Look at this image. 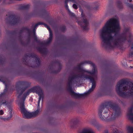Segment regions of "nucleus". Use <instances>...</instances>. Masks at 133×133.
Returning a JSON list of instances; mask_svg holds the SVG:
<instances>
[{
	"mask_svg": "<svg viewBox=\"0 0 133 133\" xmlns=\"http://www.w3.org/2000/svg\"><path fill=\"white\" fill-rule=\"evenodd\" d=\"M25 30H26L28 31V33L29 35L31 34L30 30L29 28L27 27H23L20 30L19 32V37H20L21 36L22 33Z\"/></svg>",
	"mask_w": 133,
	"mask_h": 133,
	"instance_id": "17",
	"label": "nucleus"
},
{
	"mask_svg": "<svg viewBox=\"0 0 133 133\" xmlns=\"http://www.w3.org/2000/svg\"><path fill=\"white\" fill-rule=\"evenodd\" d=\"M133 110V106H132L128 109V116L129 119L133 122V113L132 112Z\"/></svg>",
	"mask_w": 133,
	"mask_h": 133,
	"instance_id": "16",
	"label": "nucleus"
},
{
	"mask_svg": "<svg viewBox=\"0 0 133 133\" xmlns=\"http://www.w3.org/2000/svg\"><path fill=\"white\" fill-rule=\"evenodd\" d=\"M121 109L115 103L110 101L103 103L100 106L98 114L100 118L106 121H111L121 114Z\"/></svg>",
	"mask_w": 133,
	"mask_h": 133,
	"instance_id": "2",
	"label": "nucleus"
},
{
	"mask_svg": "<svg viewBox=\"0 0 133 133\" xmlns=\"http://www.w3.org/2000/svg\"><path fill=\"white\" fill-rule=\"evenodd\" d=\"M133 38L132 35L130 34L129 36V39L128 41V43H129V46L131 45V47L130 51V52L129 53V56L132 57H133Z\"/></svg>",
	"mask_w": 133,
	"mask_h": 133,
	"instance_id": "13",
	"label": "nucleus"
},
{
	"mask_svg": "<svg viewBox=\"0 0 133 133\" xmlns=\"http://www.w3.org/2000/svg\"><path fill=\"white\" fill-rule=\"evenodd\" d=\"M2 57L0 56V63H3L4 59L3 58H2Z\"/></svg>",
	"mask_w": 133,
	"mask_h": 133,
	"instance_id": "38",
	"label": "nucleus"
},
{
	"mask_svg": "<svg viewBox=\"0 0 133 133\" xmlns=\"http://www.w3.org/2000/svg\"><path fill=\"white\" fill-rule=\"evenodd\" d=\"M8 33L9 34L11 35H15L16 33V31L15 30L10 31H8Z\"/></svg>",
	"mask_w": 133,
	"mask_h": 133,
	"instance_id": "34",
	"label": "nucleus"
},
{
	"mask_svg": "<svg viewBox=\"0 0 133 133\" xmlns=\"http://www.w3.org/2000/svg\"><path fill=\"white\" fill-rule=\"evenodd\" d=\"M38 14V11L37 10H35L33 12L29 14L28 15V17L30 18L31 17L36 16L37 14Z\"/></svg>",
	"mask_w": 133,
	"mask_h": 133,
	"instance_id": "23",
	"label": "nucleus"
},
{
	"mask_svg": "<svg viewBox=\"0 0 133 133\" xmlns=\"http://www.w3.org/2000/svg\"><path fill=\"white\" fill-rule=\"evenodd\" d=\"M30 6L29 4L21 5L19 7V9L22 10H28L29 9Z\"/></svg>",
	"mask_w": 133,
	"mask_h": 133,
	"instance_id": "21",
	"label": "nucleus"
},
{
	"mask_svg": "<svg viewBox=\"0 0 133 133\" xmlns=\"http://www.w3.org/2000/svg\"><path fill=\"white\" fill-rule=\"evenodd\" d=\"M39 108H38L37 109L35 112L32 113V117H36L39 113Z\"/></svg>",
	"mask_w": 133,
	"mask_h": 133,
	"instance_id": "28",
	"label": "nucleus"
},
{
	"mask_svg": "<svg viewBox=\"0 0 133 133\" xmlns=\"http://www.w3.org/2000/svg\"><path fill=\"white\" fill-rule=\"evenodd\" d=\"M3 111L2 110H0V115H3Z\"/></svg>",
	"mask_w": 133,
	"mask_h": 133,
	"instance_id": "43",
	"label": "nucleus"
},
{
	"mask_svg": "<svg viewBox=\"0 0 133 133\" xmlns=\"http://www.w3.org/2000/svg\"><path fill=\"white\" fill-rule=\"evenodd\" d=\"M117 5L118 8L120 9H122L123 8V6L122 2L119 1H117L116 3Z\"/></svg>",
	"mask_w": 133,
	"mask_h": 133,
	"instance_id": "27",
	"label": "nucleus"
},
{
	"mask_svg": "<svg viewBox=\"0 0 133 133\" xmlns=\"http://www.w3.org/2000/svg\"><path fill=\"white\" fill-rule=\"evenodd\" d=\"M8 18H6V20H8Z\"/></svg>",
	"mask_w": 133,
	"mask_h": 133,
	"instance_id": "51",
	"label": "nucleus"
},
{
	"mask_svg": "<svg viewBox=\"0 0 133 133\" xmlns=\"http://www.w3.org/2000/svg\"><path fill=\"white\" fill-rule=\"evenodd\" d=\"M20 107L21 112L24 114L23 117L24 118H30L32 117V113L29 112L27 111L25 108L24 104L23 103L22 104H20Z\"/></svg>",
	"mask_w": 133,
	"mask_h": 133,
	"instance_id": "8",
	"label": "nucleus"
},
{
	"mask_svg": "<svg viewBox=\"0 0 133 133\" xmlns=\"http://www.w3.org/2000/svg\"><path fill=\"white\" fill-rule=\"evenodd\" d=\"M66 30V27L65 26H63L61 27V30L62 32H64Z\"/></svg>",
	"mask_w": 133,
	"mask_h": 133,
	"instance_id": "35",
	"label": "nucleus"
},
{
	"mask_svg": "<svg viewBox=\"0 0 133 133\" xmlns=\"http://www.w3.org/2000/svg\"><path fill=\"white\" fill-rule=\"evenodd\" d=\"M37 94H38L39 96V99L38 101L37 108H39L40 101L41 99L43 100L44 97L43 92L42 89H41Z\"/></svg>",
	"mask_w": 133,
	"mask_h": 133,
	"instance_id": "15",
	"label": "nucleus"
},
{
	"mask_svg": "<svg viewBox=\"0 0 133 133\" xmlns=\"http://www.w3.org/2000/svg\"><path fill=\"white\" fill-rule=\"evenodd\" d=\"M128 133H133V127L128 126L127 128Z\"/></svg>",
	"mask_w": 133,
	"mask_h": 133,
	"instance_id": "30",
	"label": "nucleus"
},
{
	"mask_svg": "<svg viewBox=\"0 0 133 133\" xmlns=\"http://www.w3.org/2000/svg\"><path fill=\"white\" fill-rule=\"evenodd\" d=\"M31 83L27 81H19L16 83V88L18 92H19V90L21 91L18 96V98H19L21 96L23 92L30 86Z\"/></svg>",
	"mask_w": 133,
	"mask_h": 133,
	"instance_id": "5",
	"label": "nucleus"
},
{
	"mask_svg": "<svg viewBox=\"0 0 133 133\" xmlns=\"http://www.w3.org/2000/svg\"><path fill=\"white\" fill-rule=\"evenodd\" d=\"M37 50L39 52L42 54L45 53L46 52V49L45 48H42L41 47H39L38 48Z\"/></svg>",
	"mask_w": 133,
	"mask_h": 133,
	"instance_id": "25",
	"label": "nucleus"
},
{
	"mask_svg": "<svg viewBox=\"0 0 133 133\" xmlns=\"http://www.w3.org/2000/svg\"><path fill=\"white\" fill-rule=\"evenodd\" d=\"M116 90L118 95L121 97L133 96V83L121 80L117 83Z\"/></svg>",
	"mask_w": 133,
	"mask_h": 133,
	"instance_id": "4",
	"label": "nucleus"
},
{
	"mask_svg": "<svg viewBox=\"0 0 133 133\" xmlns=\"http://www.w3.org/2000/svg\"><path fill=\"white\" fill-rule=\"evenodd\" d=\"M43 11H44V12L45 13V12H46V10H45V9H44V10H43Z\"/></svg>",
	"mask_w": 133,
	"mask_h": 133,
	"instance_id": "45",
	"label": "nucleus"
},
{
	"mask_svg": "<svg viewBox=\"0 0 133 133\" xmlns=\"http://www.w3.org/2000/svg\"><path fill=\"white\" fill-rule=\"evenodd\" d=\"M69 15L71 17H74L75 16V14L74 13L72 12L70 10H69L68 11Z\"/></svg>",
	"mask_w": 133,
	"mask_h": 133,
	"instance_id": "36",
	"label": "nucleus"
},
{
	"mask_svg": "<svg viewBox=\"0 0 133 133\" xmlns=\"http://www.w3.org/2000/svg\"><path fill=\"white\" fill-rule=\"evenodd\" d=\"M111 90H108V89H105V90L104 91L105 92H111Z\"/></svg>",
	"mask_w": 133,
	"mask_h": 133,
	"instance_id": "42",
	"label": "nucleus"
},
{
	"mask_svg": "<svg viewBox=\"0 0 133 133\" xmlns=\"http://www.w3.org/2000/svg\"><path fill=\"white\" fill-rule=\"evenodd\" d=\"M120 28L118 20L115 18L110 19L107 22L102 29L101 30L100 36L104 43L103 45L106 49H111L114 45L121 48L127 40L126 34L129 32V28H125L123 32L119 34Z\"/></svg>",
	"mask_w": 133,
	"mask_h": 133,
	"instance_id": "1",
	"label": "nucleus"
},
{
	"mask_svg": "<svg viewBox=\"0 0 133 133\" xmlns=\"http://www.w3.org/2000/svg\"><path fill=\"white\" fill-rule=\"evenodd\" d=\"M123 65L125 66L126 65H127L126 63H122Z\"/></svg>",
	"mask_w": 133,
	"mask_h": 133,
	"instance_id": "44",
	"label": "nucleus"
},
{
	"mask_svg": "<svg viewBox=\"0 0 133 133\" xmlns=\"http://www.w3.org/2000/svg\"><path fill=\"white\" fill-rule=\"evenodd\" d=\"M44 25V26L49 31H50L51 30V29L49 26L47 24L44 23L42 22H39L38 23L35 24L34 26L33 27V25H32V33L33 34L35 35L36 34V30L37 29V27L38 25Z\"/></svg>",
	"mask_w": 133,
	"mask_h": 133,
	"instance_id": "11",
	"label": "nucleus"
},
{
	"mask_svg": "<svg viewBox=\"0 0 133 133\" xmlns=\"http://www.w3.org/2000/svg\"><path fill=\"white\" fill-rule=\"evenodd\" d=\"M130 67H131V68H132V67L130 66Z\"/></svg>",
	"mask_w": 133,
	"mask_h": 133,
	"instance_id": "52",
	"label": "nucleus"
},
{
	"mask_svg": "<svg viewBox=\"0 0 133 133\" xmlns=\"http://www.w3.org/2000/svg\"><path fill=\"white\" fill-rule=\"evenodd\" d=\"M25 56L26 57H32V58H35L36 60V64H37V66H40L41 63L40 61L39 58L35 54L31 53L29 54V55L27 54H25Z\"/></svg>",
	"mask_w": 133,
	"mask_h": 133,
	"instance_id": "14",
	"label": "nucleus"
},
{
	"mask_svg": "<svg viewBox=\"0 0 133 133\" xmlns=\"http://www.w3.org/2000/svg\"><path fill=\"white\" fill-rule=\"evenodd\" d=\"M108 67H110V65L108 64Z\"/></svg>",
	"mask_w": 133,
	"mask_h": 133,
	"instance_id": "48",
	"label": "nucleus"
},
{
	"mask_svg": "<svg viewBox=\"0 0 133 133\" xmlns=\"http://www.w3.org/2000/svg\"><path fill=\"white\" fill-rule=\"evenodd\" d=\"M62 68L61 66L60 65L59 66V69L57 70H54L52 71V73L54 74H57L59 72L61 71Z\"/></svg>",
	"mask_w": 133,
	"mask_h": 133,
	"instance_id": "32",
	"label": "nucleus"
},
{
	"mask_svg": "<svg viewBox=\"0 0 133 133\" xmlns=\"http://www.w3.org/2000/svg\"><path fill=\"white\" fill-rule=\"evenodd\" d=\"M89 64L91 65V61H85L81 62L79 65L76 68L78 70L81 71L84 73L81 75L79 74L73 76L69 79V81L67 83L68 88V90L71 93L72 96H74L75 98H80L85 97L88 95L90 92L91 91V87L86 92L83 94H79L75 92L72 89V81L73 80L78 79L79 78H82L84 80H88L90 83H91V71H89L85 69H83L81 66L87 64Z\"/></svg>",
	"mask_w": 133,
	"mask_h": 133,
	"instance_id": "3",
	"label": "nucleus"
},
{
	"mask_svg": "<svg viewBox=\"0 0 133 133\" xmlns=\"http://www.w3.org/2000/svg\"><path fill=\"white\" fill-rule=\"evenodd\" d=\"M81 133H91V130L87 129H84Z\"/></svg>",
	"mask_w": 133,
	"mask_h": 133,
	"instance_id": "31",
	"label": "nucleus"
},
{
	"mask_svg": "<svg viewBox=\"0 0 133 133\" xmlns=\"http://www.w3.org/2000/svg\"><path fill=\"white\" fill-rule=\"evenodd\" d=\"M9 116L7 117L2 118V119L4 121H8L10 120L12 117V110L11 108H9Z\"/></svg>",
	"mask_w": 133,
	"mask_h": 133,
	"instance_id": "20",
	"label": "nucleus"
},
{
	"mask_svg": "<svg viewBox=\"0 0 133 133\" xmlns=\"http://www.w3.org/2000/svg\"><path fill=\"white\" fill-rule=\"evenodd\" d=\"M78 24L81 26L84 30H88L89 28L88 27L89 23L88 21L86 19H83V22L82 21H77Z\"/></svg>",
	"mask_w": 133,
	"mask_h": 133,
	"instance_id": "12",
	"label": "nucleus"
},
{
	"mask_svg": "<svg viewBox=\"0 0 133 133\" xmlns=\"http://www.w3.org/2000/svg\"><path fill=\"white\" fill-rule=\"evenodd\" d=\"M79 122V121L78 119H76L74 120H72L71 122V124H72L71 126V127H76L78 124Z\"/></svg>",
	"mask_w": 133,
	"mask_h": 133,
	"instance_id": "22",
	"label": "nucleus"
},
{
	"mask_svg": "<svg viewBox=\"0 0 133 133\" xmlns=\"http://www.w3.org/2000/svg\"><path fill=\"white\" fill-rule=\"evenodd\" d=\"M127 5L128 7L133 9V5L131 4L128 3Z\"/></svg>",
	"mask_w": 133,
	"mask_h": 133,
	"instance_id": "41",
	"label": "nucleus"
},
{
	"mask_svg": "<svg viewBox=\"0 0 133 133\" xmlns=\"http://www.w3.org/2000/svg\"><path fill=\"white\" fill-rule=\"evenodd\" d=\"M81 16L83 18L85 17V15L83 13V10L82 9H81Z\"/></svg>",
	"mask_w": 133,
	"mask_h": 133,
	"instance_id": "39",
	"label": "nucleus"
},
{
	"mask_svg": "<svg viewBox=\"0 0 133 133\" xmlns=\"http://www.w3.org/2000/svg\"><path fill=\"white\" fill-rule=\"evenodd\" d=\"M34 37V40L35 41H36L37 43H40L41 45H44V43L42 42H40V41L37 39V36L36 35V34H35V35H33Z\"/></svg>",
	"mask_w": 133,
	"mask_h": 133,
	"instance_id": "29",
	"label": "nucleus"
},
{
	"mask_svg": "<svg viewBox=\"0 0 133 133\" xmlns=\"http://www.w3.org/2000/svg\"><path fill=\"white\" fill-rule=\"evenodd\" d=\"M8 102H6V100H4L3 102H2V104H1V105L2 104L4 105H7Z\"/></svg>",
	"mask_w": 133,
	"mask_h": 133,
	"instance_id": "37",
	"label": "nucleus"
},
{
	"mask_svg": "<svg viewBox=\"0 0 133 133\" xmlns=\"http://www.w3.org/2000/svg\"><path fill=\"white\" fill-rule=\"evenodd\" d=\"M6 79L4 76L3 75L0 76V82H2L5 85V87L4 92L0 94V98L5 96V92L8 90V85L6 83Z\"/></svg>",
	"mask_w": 133,
	"mask_h": 133,
	"instance_id": "10",
	"label": "nucleus"
},
{
	"mask_svg": "<svg viewBox=\"0 0 133 133\" xmlns=\"http://www.w3.org/2000/svg\"><path fill=\"white\" fill-rule=\"evenodd\" d=\"M41 89L39 86H36L33 87L29 89L24 94V96L21 99L22 101L20 103V104H22L23 103H24V101L26 96L29 95L30 93L31 92H36L37 94Z\"/></svg>",
	"mask_w": 133,
	"mask_h": 133,
	"instance_id": "6",
	"label": "nucleus"
},
{
	"mask_svg": "<svg viewBox=\"0 0 133 133\" xmlns=\"http://www.w3.org/2000/svg\"><path fill=\"white\" fill-rule=\"evenodd\" d=\"M8 19H10L9 22L10 24L13 25L17 24L20 21L19 17H16L14 15H10L8 17Z\"/></svg>",
	"mask_w": 133,
	"mask_h": 133,
	"instance_id": "9",
	"label": "nucleus"
},
{
	"mask_svg": "<svg viewBox=\"0 0 133 133\" xmlns=\"http://www.w3.org/2000/svg\"><path fill=\"white\" fill-rule=\"evenodd\" d=\"M78 0H65V6L66 9L68 10V11H69V10H70L69 8V6L68 4V2H71L73 3H77V2Z\"/></svg>",
	"mask_w": 133,
	"mask_h": 133,
	"instance_id": "18",
	"label": "nucleus"
},
{
	"mask_svg": "<svg viewBox=\"0 0 133 133\" xmlns=\"http://www.w3.org/2000/svg\"><path fill=\"white\" fill-rule=\"evenodd\" d=\"M104 133H108V130H105L104 131ZM113 133H119V131L117 129H116L113 132Z\"/></svg>",
	"mask_w": 133,
	"mask_h": 133,
	"instance_id": "33",
	"label": "nucleus"
},
{
	"mask_svg": "<svg viewBox=\"0 0 133 133\" xmlns=\"http://www.w3.org/2000/svg\"><path fill=\"white\" fill-rule=\"evenodd\" d=\"M98 7V3L97 2H96L95 3H92V10H97Z\"/></svg>",
	"mask_w": 133,
	"mask_h": 133,
	"instance_id": "26",
	"label": "nucleus"
},
{
	"mask_svg": "<svg viewBox=\"0 0 133 133\" xmlns=\"http://www.w3.org/2000/svg\"><path fill=\"white\" fill-rule=\"evenodd\" d=\"M87 8L88 9H90L91 8V7L90 6L89 7H87Z\"/></svg>",
	"mask_w": 133,
	"mask_h": 133,
	"instance_id": "47",
	"label": "nucleus"
},
{
	"mask_svg": "<svg viewBox=\"0 0 133 133\" xmlns=\"http://www.w3.org/2000/svg\"><path fill=\"white\" fill-rule=\"evenodd\" d=\"M92 133H94V132L92 131Z\"/></svg>",
	"mask_w": 133,
	"mask_h": 133,
	"instance_id": "50",
	"label": "nucleus"
},
{
	"mask_svg": "<svg viewBox=\"0 0 133 133\" xmlns=\"http://www.w3.org/2000/svg\"><path fill=\"white\" fill-rule=\"evenodd\" d=\"M72 7L75 9H77L78 8L77 6L75 4H73L72 5Z\"/></svg>",
	"mask_w": 133,
	"mask_h": 133,
	"instance_id": "40",
	"label": "nucleus"
},
{
	"mask_svg": "<svg viewBox=\"0 0 133 133\" xmlns=\"http://www.w3.org/2000/svg\"><path fill=\"white\" fill-rule=\"evenodd\" d=\"M92 125H93L96 128L98 129L99 127V125L95 119H92Z\"/></svg>",
	"mask_w": 133,
	"mask_h": 133,
	"instance_id": "24",
	"label": "nucleus"
},
{
	"mask_svg": "<svg viewBox=\"0 0 133 133\" xmlns=\"http://www.w3.org/2000/svg\"><path fill=\"white\" fill-rule=\"evenodd\" d=\"M92 52H93V49H92Z\"/></svg>",
	"mask_w": 133,
	"mask_h": 133,
	"instance_id": "49",
	"label": "nucleus"
},
{
	"mask_svg": "<svg viewBox=\"0 0 133 133\" xmlns=\"http://www.w3.org/2000/svg\"><path fill=\"white\" fill-rule=\"evenodd\" d=\"M50 32L49 35V37L48 39L45 42V44H48L51 43L53 38V34L51 30Z\"/></svg>",
	"mask_w": 133,
	"mask_h": 133,
	"instance_id": "19",
	"label": "nucleus"
},
{
	"mask_svg": "<svg viewBox=\"0 0 133 133\" xmlns=\"http://www.w3.org/2000/svg\"><path fill=\"white\" fill-rule=\"evenodd\" d=\"M92 92L95 88L96 83L95 79L97 78V70L95 64L92 62Z\"/></svg>",
	"mask_w": 133,
	"mask_h": 133,
	"instance_id": "7",
	"label": "nucleus"
},
{
	"mask_svg": "<svg viewBox=\"0 0 133 133\" xmlns=\"http://www.w3.org/2000/svg\"><path fill=\"white\" fill-rule=\"evenodd\" d=\"M128 1H129V2H131L132 1V0H127Z\"/></svg>",
	"mask_w": 133,
	"mask_h": 133,
	"instance_id": "46",
	"label": "nucleus"
}]
</instances>
